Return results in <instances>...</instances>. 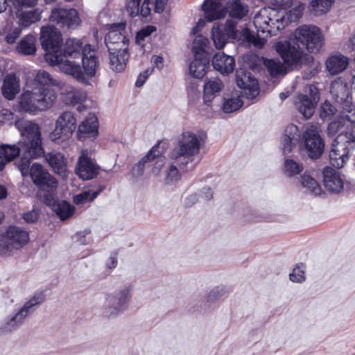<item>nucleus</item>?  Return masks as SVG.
I'll return each instance as SVG.
<instances>
[{"label": "nucleus", "mask_w": 355, "mask_h": 355, "mask_svg": "<svg viewBox=\"0 0 355 355\" xmlns=\"http://www.w3.org/2000/svg\"><path fill=\"white\" fill-rule=\"evenodd\" d=\"M15 126L21 136L17 146L19 154L21 153L18 168L21 175L25 177L31 174L32 160L44 156L42 135L40 126L32 121L18 120L15 122Z\"/></svg>", "instance_id": "1"}, {"label": "nucleus", "mask_w": 355, "mask_h": 355, "mask_svg": "<svg viewBox=\"0 0 355 355\" xmlns=\"http://www.w3.org/2000/svg\"><path fill=\"white\" fill-rule=\"evenodd\" d=\"M52 83L53 78L47 71H38L32 90L24 92L19 97V111L35 114L50 108L57 97L54 89L49 88Z\"/></svg>", "instance_id": "2"}, {"label": "nucleus", "mask_w": 355, "mask_h": 355, "mask_svg": "<svg viewBox=\"0 0 355 355\" xmlns=\"http://www.w3.org/2000/svg\"><path fill=\"white\" fill-rule=\"evenodd\" d=\"M41 45L46 51L45 59L51 65H58L66 74L76 80H84L85 76L80 64L69 60H64L62 55V35L54 26H46L41 28Z\"/></svg>", "instance_id": "3"}, {"label": "nucleus", "mask_w": 355, "mask_h": 355, "mask_svg": "<svg viewBox=\"0 0 355 355\" xmlns=\"http://www.w3.org/2000/svg\"><path fill=\"white\" fill-rule=\"evenodd\" d=\"M304 8L305 4L300 1L294 3L285 13L264 8L254 16L253 23L258 32L266 33L267 36L274 35L288 24L297 21Z\"/></svg>", "instance_id": "4"}, {"label": "nucleus", "mask_w": 355, "mask_h": 355, "mask_svg": "<svg viewBox=\"0 0 355 355\" xmlns=\"http://www.w3.org/2000/svg\"><path fill=\"white\" fill-rule=\"evenodd\" d=\"M354 128L345 126L342 121H331L327 127V135L333 137L336 135L329 153V163L334 167L341 168L349 159V153L355 146Z\"/></svg>", "instance_id": "5"}, {"label": "nucleus", "mask_w": 355, "mask_h": 355, "mask_svg": "<svg viewBox=\"0 0 355 355\" xmlns=\"http://www.w3.org/2000/svg\"><path fill=\"white\" fill-rule=\"evenodd\" d=\"M200 147V141L195 134L190 132L182 133L178 142V148H174L171 153V158L175 160L182 173L193 169V165L188 166V164H191L192 157L198 153Z\"/></svg>", "instance_id": "6"}, {"label": "nucleus", "mask_w": 355, "mask_h": 355, "mask_svg": "<svg viewBox=\"0 0 355 355\" xmlns=\"http://www.w3.org/2000/svg\"><path fill=\"white\" fill-rule=\"evenodd\" d=\"M168 0H127L125 8L130 16H139L144 22H149L152 19L150 4H153L155 13H162Z\"/></svg>", "instance_id": "7"}, {"label": "nucleus", "mask_w": 355, "mask_h": 355, "mask_svg": "<svg viewBox=\"0 0 355 355\" xmlns=\"http://www.w3.org/2000/svg\"><path fill=\"white\" fill-rule=\"evenodd\" d=\"M29 240L28 233L16 226H10L0 234V255L10 256L15 249H19Z\"/></svg>", "instance_id": "8"}, {"label": "nucleus", "mask_w": 355, "mask_h": 355, "mask_svg": "<svg viewBox=\"0 0 355 355\" xmlns=\"http://www.w3.org/2000/svg\"><path fill=\"white\" fill-rule=\"evenodd\" d=\"M294 35L295 40L311 53H318L324 43L321 31L316 26H301L295 30Z\"/></svg>", "instance_id": "9"}, {"label": "nucleus", "mask_w": 355, "mask_h": 355, "mask_svg": "<svg viewBox=\"0 0 355 355\" xmlns=\"http://www.w3.org/2000/svg\"><path fill=\"white\" fill-rule=\"evenodd\" d=\"M161 142H158L155 145L148 153L144 156L137 164H135L131 171L132 175L135 177L141 176L144 174L146 164L156 159L153 172L158 173L164 164V157L163 156L166 148L161 146Z\"/></svg>", "instance_id": "10"}, {"label": "nucleus", "mask_w": 355, "mask_h": 355, "mask_svg": "<svg viewBox=\"0 0 355 355\" xmlns=\"http://www.w3.org/2000/svg\"><path fill=\"white\" fill-rule=\"evenodd\" d=\"M275 50L286 65L297 67L302 64L304 53L297 40L278 42L275 45Z\"/></svg>", "instance_id": "11"}, {"label": "nucleus", "mask_w": 355, "mask_h": 355, "mask_svg": "<svg viewBox=\"0 0 355 355\" xmlns=\"http://www.w3.org/2000/svg\"><path fill=\"white\" fill-rule=\"evenodd\" d=\"M30 177L33 183L41 191L51 193L55 191L58 186L57 179L38 163H34L31 166Z\"/></svg>", "instance_id": "12"}, {"label": "nucleus", "mask_w": 355, "mask_h": 355, "mask_svg": "<svg viewBox=\"0 0 355 355\" xmlns=\"http://www.w3.org/2000/svg\"><path fill=\"white\" fill-rule=\"evenodd\" d=\"M124 23L112 24L105 37V43L108 51L128 49L129 39L125 35Z\"/></svg>", "instance_id": "13"}, {"label": "nucleus", "mask_w": 355, "mask_h": 355, "mask_svg": "<svg viewBox=\"0 0 355 355\" xmlns=\"http://www.w3.org/2000/svg\"><path fill=\"white\" fill-rule=\"evenodd\" d=\"M309 96L300 94L296 96L295 105L300 114L306 119H310L315 112V107L320 99L318 89L311 85L309 88Z\"/></svg>", "instance_id": "14"}, {"label": "nucleus", "mask_w": 355, "mask_h": 355, "mask_svg": "<svg viewBox=\"0 0 355 355\" xmlns=\"http://www.w3.org/2000/svg\"><path fill=\"white\" fill-rule=\"evenodd\" d=\"M45 295L43 292H37L34 296L27 302L24 306L13 316L9 322L0 327V336L11 331L17 327L18 321L21 323L23 320L32 312L33 306L42 303L44 300Z\"/></svg>", "instance_id": "15"}, {"label": "nucleus", "mask_w": 355, "mask_h": 355, "mask_svg": "<svg viewBox=\"0 0 355 355\" xmlns=\"http://www.w3.org/2000/svg\"><path fill=\"white\" fill-rule=\"evenodd\" d=\"M305 150L309 157L316 159L324 150V142L316 130H306L303 135Z\"/></svg>", "instance_id": "16"}, {"label": "nucleus", "mask_w": 355, "mask_h": 355, "mask_svg": "<svg viewBox=\"0 0 355 355\" xmlns=\"http://www.w3.org/2000/svg\"><path fill=\"white\" fill-rule=\"evenodd\" d=\"M50 19L61 28H74L80 23L78 12L74 8H54L50 15Z\"/></svg>", "instance_id": "17"}, {"label": "nucleus", "mask_w": 355, "mask_h": 355, "mask_svg": "<svg viewBox=\"0 0 355 355\" xmlns=\"http://www.w3.org/2000/svg\"><path fill=\"white\" fill-rule=\"evenodd\" d=\"M76 173L83 180H92L99 173V166L88 156L87 152L83 151L77 162Z\"/></svg>", "instance_id": "18"}, {"label": "nucleus", "mask_w": 355, "mask_h": 355, "mask_svg": "<svg viewBox=\"0 0 355 355\" xmlns=\"http://www.w3.org/2000/svg\"><path fill=\"white\" fill-rule=\"evenodd\" d=\"M76 128V119L71 112H63L57 119L55 128L52 132L54 139H60L62 135L68 137Z\"/></svg>", "instance_id": "19"}, {"label": "nucleus", "mask_w": 355, "mask_h": 355, "mask_svg": "<svg viewBox=\"0 0 355 355\" xmlns=\"http://www.w3.org/2000/svg\"><path fill=\"white\" fill-rule=\"evenodd\" d=\"M236 83L242 89L248 98H254L259 93L258 82L252 73L243 70L236 71Z\"/></svg>", "instance_id": "20"}, {"label": "nucleus", "mask_w": 355, "mask_h": 355, "mask_svg": "<svg viewBox=\"0 0 355 355\" xmlns=\"http://www.w3.org/2000/svg\"><path fill=\"white\" fill-rule=\"evenodd\" d=\"M83 62V67L84 69L83 74H86L89 77H93L95 76L96 69L98 67V57L95 55L94 51L92 49V45L89 44H87L85 45V51L84 53L80 56ZM85 77V75H84ZM80 81V80H78ZM86 80L85 78L84 80H80V82H84Z\"/></svg>", "instance_id": "21"}, {"label": "nucleus", "mask_w": 355, "mask_h": 355, "mask_svg": "<svg viewBox=\"0 0 355 355\" xmlns=\"http://www.w3.org/2000/svg\"><path fill=\"white\" fill-rule=\"evenodd\" d=\"M98 135V119L94 114H89L78 127L77 132L78 139L79 140H84L86 138H95Z\"/></svg>", "instance_id": "22"}, {"label": "nucleus", "mask_w": 355, "mask_h": 355, "mask_svg": "<svg viewBox=\"0 0 355 355\" xmlns=\"http://www.w3.org/2000/svg\"><path fill=\"white\" fill-rule=\"evenodd\" d=\"M324 185L331 193H339L343 189L344 182L338 171L326 166L323 169Z\"/></svg>", "instance_id": "23"}, {"label": "nucleus", "mask_w": 355, "mask_h": 355, "mask_svg": "<svg viewBox=\"0 0 355 355\" xmlns=\"http://www.w3.org/2000/svg\"><path fill=\"white\" fill-rule=\"evenodd\" d=\"M47 205L52 206V209L60 220H64L71 217L75 212V207L66 200L56 202L55 199L49 195L44 196Z\"/></svg>", "instance_id": "24"}, {"label": "nucleus", "mask_w": 355, "mask_h": 355, "mask_svg": "<svg viewBox=\"0 0 355 355\" xmlns=\"http://www.w3.org/2000/svg\"><path fill=\"white\" fill-rule=\"evenodd\" d=\"M222 6L221 0H205L202 10L205 12V19L211 22L224 17L225 13Z\"/></svg>", "instance_id": "25"}, {"label": "nucleus", "mask_w": 355, "mask_h": 355, "mask_svg": "<svg viewBox=\"0 0 355 355\" xmlns=\"http://www.w3.org/2000/svg\"><path fill=\"white\" fill-rule=\"evenodd\" d=\"M212 65L214 69L220 71L222 74H229L234 69L235 60L232 56L227 55L223 52H219L213 57Z\"/></svg>", "instance_id": "26"}, {"label": "nucleus", "mask_w": 355, "mask_h": 355, "mask_svg": "<svg viewBox=\"0 0 355 355\" xmlns=\"http://www.w3.org/2000/svg\"><path fill=\"white\" fill-rule=\"evenodd\" d=\"M300 138L298 127L294 124L286 126L282 139L284 154L290 153Z\"/></svg>", "instance_id": "27"}, {"label": "nucleus", "mask_w": 355, "mask_h": 355, "mask_svg": "<svg viewBox=\"0 0 355 355\" xmlns=\"http://www.w3.org/2000/svg\"><path fill=\"white\" fill-rule=\"evenodd\" d=\"M108 51L110 54V67L112 70L116 73L123 71L130 58L128 49Z\"/></svg>", "instance_id": "28"}, {"label": "nucleus", "mask_w": 355, "mask_h": 355, "mask_svg": "<svg viewBox=\"0 0 355 355\" xmlns=\"http://www.w3.org/2000/svg\"><path fill=\"white\" fill-rule=\"evenodd\" d=\"M210 67V56H194L193 60L190 63L189 72L192 77L201 79L207 73Z\"/></svg>", "instance_id": "29"}, {"label": "nucleus", "mask_w": 355, "mask_h": 355, "mask_svg": "<svg viewBox=\"0 0 355 355\" xmlns=\"http://www.w3.org/2000/svg\"><path fill=\"white\" fill-rule=\"evenodd\" d=\"M45 159L53 171L59 175H64L67 171V160L60 152H50L44 154Z\"/></svg>", "instance_id": "30"}, {"label": "nucleus", "mask_w": 355, "mask_h": 355, "mask_svg": "<svg viewBox=\"0 0 355 355\" xmlns=\"http://www.w3.org/2000/svg\"><path fill=\"white\" fill-rule=\"evenodd\" d=\"M84 51L85 46H83L80 40L69 38L63 45V52H62V55L64 56V60H68V56L74 58H79L84 53Z\"/></svg>", "instance_id": "31"}, {"label": "nucleus", "mask_w": 355, "mask_h": 355, "mask_svg": "<svg viewBox=\"0 0 355 355\" xmlns=\"http://www.w3.org/2000/svg\"><path fill=\"white\" fill-rule=\"evenodd\" d=\"M19 91V80L15 73L6 76L2 86L3 96L8 100H12Z\"/></svg>", "instance_id": "32"}, {"label": "nucleus", "mask_w": 355, "mask_h": 355, "mask_svg": "<svg viewBox=\"0 0 355 355\" xmlns=\"http://www.w3.org/2000/svg\"><path fill=\"white\" fill-rule=\"evenodd\" d=\"M348 64V58L341 54L331 55L326 61L327 69L331 75L343 72Z\"/></svg>", "instance_id": "33"}, {"label": "nucleus", "mask_w": 355, "mask_h": 355, "mask_svg": "<svg viewBox=\"0 0 355 355\" xmlns=\"http://www.w3.org/2000/svg\"><path fill=\"white\" fill-rule=\"evenodd\" d=\"M19 155V149L17 145L1 144L0 146V171H2L6 164L14 160Z\"/></svg>", "instance_id": "34"}, {"label": "nucleus", "mask_w": 355, "mask_h": 355, "mask_svg": "<svg viewBox=\"0 0 355 355\" xmlns=\"http://www.w3.org/2000/svg\"><path fill=\"white\" fill-rule=\"evenodd\" d=\"M223 83L220 79L216 78L209 79L204 85V101L205 103L211 101L212 96L220 92L223 88Z\"/></svg>", "instance_id": "35"}, {"label": "nucleus", "mask_w": 355, "mask_h": 355, "mask_svg": "<svg viewBox=\"0 0 355 355\" xmlns=\"http://www.w3.org/2000/svg\"><path fill=\"white\" fill-rule=\"evenodd\" d=\"M227 8L230 16L239 19H243L249 12L248 6L241 0H230Z\"/></svg>", "instance_id": "36"}, {"label": "nucleus", "mask_w": 355, "mask_h": 355, "mask_svg": "<svg viewBox=\"0 0 355 355\" xmlns=\"http://www.w3.org/2000/svg\"><path fill=\"white\" fill-rule=\"evenodd\" d=\"M36 39L32 35H27L17 44V51L23 55H34L36 52Z\"/></svg>", "instance_id": "37"}, {"label": "nucleus", "mask_w": 355, "mask_h": 355, "mask_svg": "<svg viewBox=\"0 0 355 355\" xmlns=\"http://www.w3.org/2000/svg\"><path fill=\"white\" fill-rule=\"evenodd\" d=\"M331 94L336 101L339 103H346L350 95L347 85L340 83H335L332 85Z\"/></svg>", "instance_id": "38"}, {"label": "nucleus", "mask_w": 355, "mask_h": 355, "mask_svg": "<svg viewBox=\"0 0 355 355\" xmlns=\"http://www.w3.org/2000/svg\"><path fill=\"white\" fill-rule=\"evenodd\" d=\"M42 12L39 9L23 11L19 15V23L24 27H28L32 24L40 20Z\"/></svg>", "instance_id": "39"}, {"label": "nucleus", "mask_w": 355, "mask_h": 355, "mask_svg": "<svg viewBox=\"0 0 355 355\" xmlns=\"http://www.w3.org/2000/svg\"><path fill=\"white\" fill-rule=\"evenodd\" d=\"M300 182L302 186L307 189L313 195L317 196L321 194L320 184L311 175L304 173L301 176Z\"/></svg>", "instance_id": "40"}, {"label": "nucleus", "mask_w": 355, "mask_h": 355, "mask_svg": "<svg viewBox=\"0 0 355 355\" xmlns=\"http://www.w3.org/2000/svg\"><path fill=\"white\" fill-rule=\"evenodd\" d=\"M256 29H257V28H256ZM257 31H258V30H257ZM260 34H261L265 37H268L271 36V35L267 36L266 33L263 34L261 32H257V35H255L248 28H245L243 29V35L245 40L248 43L253 44L255 47L261 49L263 47L266 40L265 38L261 37L259 35Z\"/></svg>", "instance_id": "41"}, {"label": "nucleus", "mask_w": 355, "mask_h": 355, "mask_svg": "<svg viewBox=\"0 0 355 355\" xmlns=\"http://www.w3.org/2000/svg\"><path fill=\"white\" fill-rule=\"evenodd\" d=\"M334 0H313L310 4V10L315 15L327 12L331 8Z\"/></svg>", "instance_id": "42"}, {"label": "nucleus", "mask_w": 355, "mask_h": 355, "mask_svg": "<svg viewBox=\"0 0 355 355\" xmlns=\"http://www.w3.org/2000/svg\"><path fill=\"white\" fill-rule=\"evenodd\" d=\"M208 44L209 41L206 37H203L201 35L197 36L193 41L192 47L194 56L197 58H200V56H210L205 51Z\"/></svg>", "instance_id": "43"}, {"label": "nucleus", "mask_w": 355, "mask_h": 355, "mask_svg": "<svg viewBox=\"0 0 355 355\" xmlns=\"http://www.w3.org/2000/svg\"><path fill=\"white\" fill-rule=\"evenodd\" d=\"M87 98V94L79 89H73L67 92L64 96V102L66 104L77 105L82 104Z\"/></svg>", "instance_id": "44"}, {"label": "nucleus", "mask_w": 355, "mask_h": 355, "mask_svg": "<svg viewBox=\"0 0 355 355\" xmlns=\"http://www.w3.org/2000/svg\"><path fill=\"white\" fill-rule=\"evenodd\" d=\"M104 189V187L100 188L98 191H85L73 197V202L77 205H83L87 202L93 201L100 193Z\"/></svg>", "instance_id": "45"}, {"label": "nucleus", "mask_w": 355, "mask_h": 355, "mask_svg": "<svg viewBox=\"0 0 355 355\" xmlns=\"http://www.w3.org/2000/svg\"><path fill=\"white\" fill-rule=\"evenodd\" d=\"M264 64L272 77L275 78L286 72L284 66L279 61L267 59L264 61Z\"/></svg>", "instance_id": "46"}, {"label": "nucleus", "mask_w": 355, "mask_h": 355, "mask_svg": "<svg viewBox=\"0 0 355 355\" xmlns=\"http://www.w3.org/2000/svg\"><path fill=\"white\" fill-rule=\"evenodd\" d=\"M211 36L215 46L218 49H223L226 42L230 39L225 33L218 28L216 26H214L211 31Z\"/></svg>", "instance_id": "47"}, {"label": "nucleus", "mask_w": 355, "mask_h": 355, "mask_svg": "<svg viewBox=\"0 0 355 355\" xmlns=\"http://www.w3.org/2000/svg\"><path fill=\"white\" fill-rule=\"evenodd\" d=\"M303 169L302 164L296 162L292 159H286L284 161L285 173L289 177L300 174Z\"/></svg>", "instance_id": "48"}, {"label": "nucleus", "mask_w": 355, "mask_h": 355, "mask_svg": "<svg viewBox=\"0 0 355 355\" xmlns=\"http://www.w3.org/2000/svg\"><path fill=\"white\" fill-rule=\"evenodd\" d=\"M336 111L337 110L335 106L326 101L321 105L320 117L322 120H329L336 114Z\"/></svg>", "instance_id": "49"}, {"label": "nucleus", "mask_w": 355, "mask_h": 355, "mask_svg": "<svg viewBox=\"0 0 355 355\" xmlns=\"http://www.w3.org/2000/svg\"><path fill=\"white\" fill-rule=\"evenodd\" d=\"M243 104V101L239 98H230L224 102L223 110L225 113H231L241 108Z\"/></svg>", "instance_id": "50"}, {"label": "nucleus", "mask_w": 355, "mask_h": 355, "mask_svg": "<svg viewBox=\"0 0 355 355\" xmlns=\"http://www.w3.org/2000/svg\"><path fill=\"white\" fill-rule=\"evenodd\" d=\"M218 28L226 35L229 38L235 39L236 37V23L231 20H227L225 24L217 25Z\"/></svg>", "instance_id": "51"}, {"label": "nucleus", "mask_w": 355, "mask_h": 355, "mask_svg": "<svg viewBox=\"0 0 355 355\" xmlns=\"http://www.w3.org/2000/svg\"><path fill=\"white\" fill-rule=\"evenodd\" d=\"M305 266L304 263H298L293 268L292 272L290 274V279L293 282L302 283L305 280Z\"/></svg>", "instance_id": "52"}, {"label": "nucleus", "mask_w": 355, "mask_h": 355, "mask_svg": "<svg viewBox=\"0 0 355 355\" xmlns=\"http://www.w3.org/2000/svg\"><path fill=\"white\" fill-rule=\"evenodd\" d=\"M293 0H272V4L275 7V8H267L268 10H275L276 11L282 12V10H287L293 6Z\"/></svg>", "instance_id": "53"}, {"label": "nucleus", "mask_w": 355, "mask_h": 355, "mask_svg": "<svg viewBox=\"0 0 355 355\" xmlns=\"http://www.w3.org/2000/svg\"><path fill=\"white\" fill-rule=\"evenodd\" d=\"M156 31V27L153 25H148L139 30L136 35V41L140 42Z\"/></svg>", "instance_id": "54"}, {"label": "nucleus", "mask_w": 355, "mask_h": 355, "mask_svg": "<svg viewBox=\"0 0 355 355\" xmlns=\"http://www.w3.org/2000/svg\"><path fill=\"white\" fill-rule=\"evenodd\" d=\"M226 291L224 287H216L211 291L207 296L208 302H214L222 297Z\"/></svg>", "instance_id": "55"}, {"label": "nucleus", "mask_w": 355, "mask_h": 355, "mask_svg": "<svg viewBox=\"0 0 355 355\" xmlns=\"http://www.w3.org/2000/svg\"><path fill=\"white\" fill-rule=\"evenodd\" d=\"M130 291H131V288H124L123 290H122L119 295V307L118 309H123L125 305L126 304L128 303V301L130 298Z\"/></svg>", "instance_id": "56"}, {"label": "nucleus", "mask_w": 355, "mask_h": 355, "mask_svg": "<svg viewBox=\"0 0 355 355\" xmlns=\"http://www.w3.org/2000/svg\"><path fill=\"white\" fill-rule=\"evenodd\" d=\"M175 165L172 164L167 173V180H170L171 181H176L180 178V174L179 170L178 169V165H177L175 162Z\"/></svg>", "instance_id": "57"}, {"label": "nucleus", "mask_w": 355, "mask_h": 355, "mask_svg": "<svg viewBox=\"0 0 355 355\" xmlns=\"http://www.w3.org/2000/svg\"><path fill=\"white\" fill-rule=\"evenodd\" d=\"M23 218L24 220L29 223H33L36 222L39 218V214L37 211L35 210H31L27 212H25L23 214Z\"/></svg>", "instance_id": "58"}, {"label": "nucleus", "mask_w": 355, "mask_h": 355, "mask_svg": "<svg viewBox=\"0 0 355 355\" xmlns=\"http://www.w3.org/2000/svg\"><path fill=\"white\" fill-rule=\"evenodd\" d=\"M21 31L18 28H15L6 36V41L8 44H14L16 40L19 37Z\"/></svg>", "instance_id": "59"}, {"label": "nucleus", "mask_w": 355, "mask_h": 355, "mask_svg": "<svg viewBox=\"0 0 355 355\" xmlns=\"http://www.w3.org/2000/svg\"><path fill=\"white\" fill-rule=\"evenodd\" d=\"M148 76L149 73L148 70H146L142 73H140L135 82V86L138 87L142 86L147 80Z\"/></svg>", "instance_id": "60"}, {"label": "nucleus", "mask_w": 355, "mask_h": 355, "mask_svg": "<svg viewBox=\"0 0 355 355\" xmlns=\"http://www.w3.org/2000/svg\"><path fill=\"white\" fill-rule=\"evenodd\" d=\"M37 0H14V1L21 6H34Z\"/></svg>", "instance_id": "61"}, {"label": "nucleus", "mask_w": 355, "mask_h": 355, "mask_svg": "<svg viewBox=\"0 0 355 355\" xmlns=\"http://www.w3.org/2000/svg\"><path fill=\"white\" fill-rule=\"evenodd\" d=\"M117 252L114 253V256H112L109 258L107 263V266L109 269H114L117 266Z\"/></svg>", "instance_id": "62"}, {"label": "nucleus", "mask_w": 355, "mask_h": 355, "mask_svg": "<svg viewBox=\"0 0 355 355\" xmlns=\"http://www.w3.org/2000/svg\"><path fill=\"white\" fill-rule=\"evenodd\" d=\"M8 196V190L3 185L0 184V200L6 199Z\"/></svg>", "instance_id": "63"}, {"label": "nucleus", "mask_w": 355, "mask_h": 355, "mask_svg": "<svg viewBox=\"0 0 355 355\" xmlns=\"http://www.w3.org/2000/svg\"><path fill=\"white\" fill-rule=\"evenodd\" d=\"M351 86L352 88L355 89V76L352 77V82H351Z\"/></svg>", "instance_id": "64"}]
</instances>
